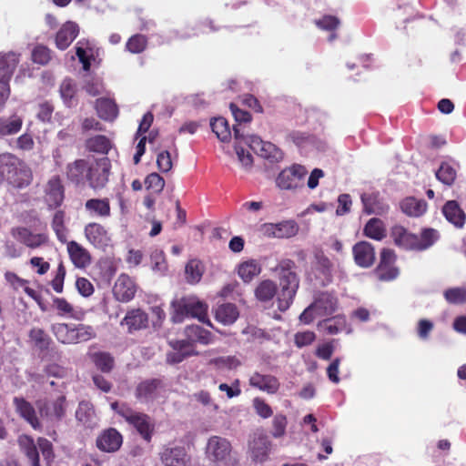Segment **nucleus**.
<instances>
[{
  "label": "nucleus",
  "mask_w": 466,
  "mask_h": 466,
  "mask_svg": "<svg viewBox=\"0 0 466 466\" xmlns=\"http://www.w3.org/2000/svg\"><path fill=\"white\" fill-rule=\"evenodd\" d=\"M111 161L107 157L77 158L66 167V177L75 186L88 187L94 190L104 188L109 181Z\"/></svg>",
  "instance_id": "f257e3e1"
},
{
  "label": "nucleus",
  "mask_w": 466,
  "mask_h": 466,
  "mask_svg": "<svg viewBox=\"0 0 466 466\" xmlns=\"http://www.w3.org/2000/svg\"><path fill=\"white\" fill-rule=\"evenodd\" d=\"M390 235L394 245L399 248L416 252L427 250L440 238V233L435 228H422L420 234L417 235L401 225L393 226Z\"/></svg>",
  "instance_id": "f03ea898"
},
{
  "label": "nucleus",
  "mask_w": 466,
  "mask_h": 466,
  "mask_svg": "<svg viewBox=\"0 0 466 466\" xmlns=\"http://www.w3.org/2000/svg\"><path fill=\"white\" fill-rule=\"evenodd\" d=\"M295 268V262L289 258L280 260L276 267L280 286V291L277 296V302L278 309L281 312L289 309L299 287V279L294 271Z\"/></svg>",
  "instance_id": "7ed1b4c3"
},
{
  "label": "nucleus",
  "mask_w": 466,
  "mask_h": 466,
  "mask_svg": "<svg viewBox=\"0 0 466 466\" xmlns=\"http://www.w3.org/2000/svg\"><path fill=\"white\" fill-rule=\"evenodd\" d=\"M2 182L6 181L15 188H25L33 180V173L27 164L11 153L0 155Z\"/></svg>",
  "instance_id": "20e7f679"
},
{
  "label": "nucleus",
  "mask_w": 466,
  "mask_h": 466,
  "mask_svg": "<svg viewBox=\"0 0 466 466\" xmlns=\"http://www.w3.org/2000/svg\"><path fill=\"white\" fill-rule=\"evenodd\" d=\"M111 409L122 417L147 442H150L155 431V423L149 415L133 410L127 403L114 401L110 404Z\"/></svg>",
  "instance_id": "39448f33"
},
{
  "label": "nucleus",
  "mask_w": 466,
  "mask_h": 466,
  "mask_svg": "<svg viewBox=\"0 0 466 466\" xmlns=\"http://www.w3.org/2000/svg\"><path fill=\"white\" fill-rule=\"evenodd\" d=\"M186 339L177 341V363L190 356H197L196 343L208 345L213 342V334L198 325H188L184 329Z\"/></svg>",
  "instance_id": "423d86ee"
},
{
  "label": "nucleus",
  "mask_w": 466,
  "mask_h": 466,
  "mask_svg": "<svg viewBox=\"0 0 466 466\" xmlns=\"http://www.w3.org/2000/svg\"><path fill=\"white\" fill-rule=\"evenodd\" d=\"M20 62V54L10 51L0 52V108L7 102L10 94V80Z\"/></svg>",
  "instance_id": "0eeeda50"
},
{
  "label": "nucleus",
  "mask_w": 466,
  "mask_h": 466,
  "mask_svg": "<svg viewBox=\"0 0 466 466\" xmlns=\"http://www.w3.org/2000/svg\"><path fill=\"white\" fill-rule=\"evenodd\" d=\"M307 168L300 164H293L282 169L276 177V185L281 190L294 191L304 187Z\"/></svg>",
  "instance_id": "6e6552de"
},
{
  "label": "nucleus",
  "mask_w": 466,
  "mask_h": 466,
  "mask_svg": "<svg viewBox=\"0 0 466 466\" xmlns=\"http://www.w3.org/2000/svg\"><path fill=\"white\" fill-rule=\"evenodd\" d=\"M334 272V263L321 248H316L313 253V262L311 266V273L316 281H318L320 286L326 287L332 283Z\"/></svg>",
  "instance_id": "1a4fd4ad"
},
{
  "label": "nucleus",
  "mask_w": 466,
  "mask_h": 466,
  "mask_svg": "<svg viewBox=\"0 0 466 466\" xmlns=\"http://www.w3.org/2000/svg\"><path fill=\"white\" fill-rule=\"evenodd\" d=\"M208 305L197 297L182 298L177 301V317L183 315L198 319L200 322L213 327L208 317Z\"/></svg>",
  "instance_id": "9d476101"
},
{
  "label": "nucleus",
  "mask_w": 466,
  "mask_h": 466,
  "mask_svg": "<svg viewBox=\"0 0 466 466\" xmlns=\"http://www.w3.org/2000/svg\"><path fill=\"white\" fill-rule=\"evenodd\" d=\"M166 391V383L161 378L146 379L135 389V397L141 403H149L159 398Z\"/></svg>",
  "instance_id": "9b49d317"
},
{
  "label": "nucleus",
  "mask_w": 466,
  "mask_h": 466,
  "mask_svg": "<svg viewBox=\"0 0 466 466\" xmlns=\"http://www.w3.org/2000/svg\"><path fill=\"white\" fill-rule=\"evenodd\" d=\"M230 110L237 122V124L233 126L235 140L239 143L243 141L250 145L253 143L262 145L263 142L258 137L248 134L245 130V127L242 126L251 121V115L248 111L238 108L235 104H230Z\"/></svg>",
  "instance_id": "f8f14e48"
},
{
  "label": "nucleus",
  "mask_w": 466,
  "mask_h": 466,
  "mask_svg": "<svg viewBox=\"0 0 466 466\" xmlns=\"http://www.w3.org/2000/svg\"><path fill=\"white\" fill-rule=\"evenodd\" d=\"M207 451L216 466L231 465V444L227 439L212 436L208 440Z\"/></svg>",
  "instance_id": "ddd939ff"
},
{
  "label": "nucleus",
  "mask_w": 466,
  "mask_h": 466,
  "mask_svg": "<svg viewBox=\"0 0 466 466\" xmlns=\"http://www.w3.org/2000/svg\"><path fill=\"white\" fill-rule=\"evenodd\" d=\"M86 241L95 248L105 251L111 246L112 238L105 226L98 222H89L84 228Z\"/></svg>",
  "instance_id": "4468645a"
},
{
  "label": "nucleus",
  "mask_w": 466,
  "mask_h": 466,
  "mask_svg": "<svg viewBox=\"0 0 466 466\" xmlns=\"http://www.w3.org/2000/svg\"><path fill=\"white\" fill-rule=\"evenodd\" d=\"M12 237L25 247L35 249L48 242L46 233H34L25 227H15L10 231Z\"/></svg>",
  "instance_id": "2eb2a0df"
},
{
  "label": "nucleus",
  "mask_w": 466,
  "mask_h": 466,
  "mask_svg": "<svg viewBox=\"0 0 466 466\" xmlns=\"http://www.w3.org/2000/svg\"><path fill=\"white\" fill-rule=\"evenodd\" d=\"M38 410L42 417L51 421H60L66 413V398L65 395H59L57 398L39 405Z\"/></svg>",
  "instance_id": "dca6fc26"
},
{
  "label": "nucleus",
  "mask_w": 466,
  "mask_h": 466,
  "mask_svg": "<svg viewBox=\"0 0 466 466\" xmlns=\"http://www.w3.org/2000/svg\"><path fill=\"white\" fill-rule=\"evenodd\" d=\"M28 342L32 349L44 358L54 346V341L49 334L42 328L34 327L28 332Z\"/></svg>",
  "instance_id": "f3484780"
},
{
  "label": "nucleus",
  "mask_w": 466,
  "mask_h": 466,
  "mask_svg": "<svg viewBox=\"0 0 466 466\" xmlns=\"http://www.w3.org/2000/svg\"><path fill=\"white\" fill-rule=\"evenodd\" d=\"M123 443L122 434L115 428L104 430L96 438V445L103 452H116Z\"/></svg>",
  "instance_id": "a211bd4d"
},
{
  "label": "nucleus",
  "mask_w": 466,
  "mask_h": 466,
  "mask_svg": "<svg viewBox=\"0 0 466 466\" xmlns=\"http://www.w3.org/2000/svg\"><path fill=\"white\" fill-rule=\"evenodd\" d=\"M112 292L117 301L127 303L134 299L137 286L128 275L121 274L116 280Z\"/></svg>",
  "instance_id": "6ab92c4d"
},
{
  "label": "nucleus",
  "mask_w": 466,
  "mask_h": 466,
  "mask_svg": "<svg viewBox=\"0 0 466 466\" xmlns=\"http://www.w3.org/2000/svg\"><path fill=\"white\" fill-rule=\"evenodd\" d=\"M65 199V187L59 176L52 177L46 188V202L50 209L59 208Z\"/></svg>",
  "instance_id": "aec40b11"
},
{
  "label": "nucleus",
  "mask_w": 466,
  "mask_h": 466,
  "mask_svg": "<svg viewBox=\"0 0 466 466\" xmlns=\"http://www.w3.org/2000/svg\"><path fill=\"white\" fill-rule=\"evenodd\" d=\"M248 384L250 387L270 395L276 394L280 388V382L276 376L261 374L258 371L250 375Z\"/></svg>",
  "instance_id": "412c9836"
},
{
  "label": "nucleus",
  "mask_w": 466,
  "mask_h": 466,
  "mask_svg": "<svg viewBox=\"0 0 466 466\" xmlns=\"http://www.w3.org/2000/svg\"><path fill=\"white\" fill-rule=\"evenodd\" d=\"M13 404L16 413L34 430L40 431L42 429V424L31 402L26 400L24 397H15L13 399Z\"/></svg>",
  "instance_id": "4be33fe9"
},
{
  "label": "nucleus",
  "mask_w": 466,
  "mask_h": 466,
  "mask_svg": "<svg viewBox=\"0 0 466 466\" xmlns=\"http://www.w3.org/2000/svg\"><path fill=\"white\" fill-rule=\"evenodd\" d=\"M355 263L363 268H370L376 259L375 249L368 241L357 242L352 248Z\"/></svg>",
  "instance_id": "5701e85b"
},
{
  "label": "nucleus",
  "mask_w": 466,
  "mask_h": 466,
  "mask_svg": "<svg viewBox=\"0 0 466 466\" xmlns=\"http://www.w3.org/2000/svg\"><path fill=\"white\" fill-rule=\"evenodd\" d=\"M148 315L141 309L127 310L124 319L120 321L121 326H127L128 333L141 330L148 327Z\"/></svg>",
  "instance_id": "b1692460"
},
{
  "label": "nucleus",
  "mask_w": 466,
  "mask_h": 466,
  "mask_svg": "<svg viewBox=\"0 0 466 466\" xmlns=\"http://www.w3.org/2000/svg\"><path fill=\"white\" fill-rule=\"evenodd\" d=\"M66 243L69 258L76 268H86L90 265L92 257L86 248L75 240Z\"/></svg>",
  "instance_id": "393cba45"
},
{
  "label": "nucleus",
  "mask_w": 466,
  "mask_h": 466,
  "mask_svg": "<svg viewBox=\"0 0 466 466\" xmlns=\"http://www.w3.org/2000/svg\"><path fill=\"white\" fill-rule=\"evenodd\" d=\"M271 449V441L266 435L255 436L249 442V451L254 461L263 462L268 459Z\"/></svg>",
  "instance_id": "a878e982"
},
{
  "label": "nucleus",
  "mask_w": 466,
  "mask_h": 466,
  "mask_svg": "<svg viewBox=\"0 0 466 466\" xmlns=\"http://www.w3.org/2000/svg\"><path fill=\"white\" fill-rule=\"evenodd\" d=\"M441 212L444 218L457 228H462L466 222V214L456 200L447 201Z\"/></svg>",
  "instance_id": "bb28decb"
},
{
  "label": "nucleus",
  "mask_w": 466,
  "mask_h": 466,
  "mask_svg": "<svg viewBox=\"0 0 466 466\" xmlns=\"http://www.w3.org/2000/svg\"><path fill=\"white\" fill-rule=\"evenodd\" d=\"M312 304L318 316H329L338 308V299L330 292H321Z\"/></svg>",
  "instance_id": "cd10ccee"
},
{
  "label": "nucleus",
  "mask_w": 466,
  "mask_h": 466,
  "mask_svg": "<svg viewBox=\"0 0 466 466\" xmlns=\"http://www.w3.org/2000/svg\"><path fill=\"white\" fill-rule=\"evenodd\" d=\"M363 212L367 215L383 216L389 212L390 207L380 198L378 194H362Z\"/></svg>",
  "instance_id": "c85d7f7f"
},
{
  "label": "nucleus",
  "mask_w": 466,
  "mask_h": 466,
  "mask_svg": "<svg viewBox=\"0 0 466 466\" xmlns=\"http://www.w3.org/2000/svg\"><path fill=\"white\" fill-rule=\"evenodd\" d=\"M17 444L20 451L25 455L31 466H40L38 448L32 436L21 434L17 438Z\"/></svg>",
  "instance_id": "c756f323"
},
{
  "label": "nucleus",
  "mask_w": 466,
  "mask_h": 466,
  "mask_svg": "<svg viewBox=\"0 0 466 466\" xmlns=\"http://www.w3.org/2000/svg\"><path fill=\"white\" fill-rule=\"evenodd\" d=\"M85 210L90 217L106 218L111 216L110 200L104 198H89L85 203Z\"/></svg>",
  "instance_id": "7c9ffc66"
},
{
  "label": "nucleus",
  "mask_w": 466,
  "mask_h": 466,
  "mask_svg": "<svg viewBox=\"0 0 466 466\" xmlns=\"http://www.w3.org/2000/svg\"><path fill=\"white\" fill-rule=\"evenodd\" d=\"M400 208L408 217L419 218L426 213L428 204L424 199L407 197L400 202Z\"/></svg>",
  "instance_id": "2f4dec72"
},
{
  "label": "nucleus",
  "mask_w": 466,
  "mask_h": 466,
  "mask_svg": "<svg viewBox=\"0 0 466 466\" xmlns=\"http://www.w3.org/2000/svg\"><path fill=\"white\" fill-rule=\"evenodd\" d=\"M78 35V26L74 22H66L62 25L56 35V47L65 50Z\"/></svg>",
  "instance_id": "473e14b6"
},
{
  "label": "nucleus",
  "mask_w": 466,
  "mask_h": 466,
  "mask_svg": "<svg viewBox=\"0 0 466 466\" xmlns=\"http://www.w3.org/2000/svg\"><path fill=\"white\" fill-rule=\"evenodd\" d=\"M95 108L97 116L106 121H113L118 115L117 105L115 100L110 98H97L95 103Z\"/></svg>",
  "instance_id": "72a5a7b5"
},
{
  "label": "nucleus",
  "mask_w": 466,
  "mask_h": 466,
  "mask_svg": "<svg viewBox=\"0 0 466 466\" xmlns=\"http://www.w3.org/2000/svg\"><path fill=\"white\" fill-rule=\"evenodd\" d=\"M262 268L257 259L250 258L238 264L237 273L245 283L251 282L261 273Z\"/></svg>",
  "instance_id": "f704fd0d"
},
{
  "label": "nucleus",
  "mask_w": 466,
  "mask_h": 466,
  "mask_svg": "<svg viewBox=\"0 0 466 466\" xmlns=\"http://www.w3.org/2000/svg\"><path fill=\"white\" fill-rule=\"evenodd\" d=\"M205 273V265L198 258H191L185 266L184 276L186 281L190 285L200 282Z\"/></svg>",
  "instance_id": "c9c22d12"
},
{
  "label": "nucleus",
  "mask_w": 466,
  "mask_h": 466,
  "mask_svg": "<svg viewBox=\"0 0 466 466\" xmlns=\"http://www.w3.org/2000/svg\"><path fill=\"white\" fill-rule=\"evenodd\" d=\"M85 147L88 152L107 155L112 148V142L104 135H96L86 140Z\"/></svg>",
  "instance_id": "e433bc0d"
},
{
  "label": "nucleus",
  "mask_w": 466,
  "mask_h": 466,
  "mask_svg": "<svg viewBox=\"0 0 466 466\" xmlns=\"http://www.w3.org/2000/svg\"><path fill=\"white\" fill-rule=\"evenodd\" d=\"M278 292L277 284L271 279H264L260 281L255 290V298L260 302L270 301Z\"/></svg>",
  "instance_id": "4c0bfd02"
},
{
  "label": "nucleus",
  "mask_w": 466,
  "mask_h": 466,
  "mask_svg": "<svg viewBox=\"0 0 466 466\" xmlns=\"http://www.w3.org/2000/svg\"><path fill=\"white\" fill-rule=\"evenodd\" d=\"M238 310L235 304L225 303L218 307L215 312V319L224 324H233L238 318Z\"/></svg>",
  "instance_id": "58836bf2"
},
{
  "label": "nucleus",
  "mask_w": 466,
  "mask_h": 466,
  "mask_svg": "<svg viewBox=\"0 0 466 466\" xmlns=\"http://www.w3.org/2000/svg\"><path fill=\"white\" fill-rule=\"evenodd\" d=\"M347 327V319L344 315H336L323 319L319 323V328L329 335H336Z\"/></svg>",
  "instance_id": "ea45409f"
},
{
  "label": "nucleus",
  "mask_w": 466,
  "mask_h": 466,
  "mask_svg": "<svg viewBox=\"0 0 466 466\" xmlns=\"http://www.w3.org/2000/svg\"><path fill=\"white\" fill-rule=\"evenodd\" d=\"M51 228L61 243L67 242L68 229L66 226V212L64 210L58 209L55 212L51 221Z\"/></svg>",
  "instance_id": "a19ab883"
},
{
  "label": "nucleus",
  "mask_w": 466,
  "mask_h": 466,
  "mask_svg": "<svg viewBox=\"0 0 466 466\" xmlns=\"http://www.w3.org/2000/svg\"><path fill=\"white\" fill-rule=\"evenodd\" d=\"M210 127L212 132L221 142L230 141L232 133L229 127V124L225 117L218 116L211 118Z\"/></svg>",
  "instance_id": "79ce46f5"
},
{
  "label": "nucleus",
  "mask_w": 466,
  "mask_h": 466,
  "mask_svg": "<svg viewBox=\"0 0 466 466\" xmlns=\"http://www.w3.org/2000/svg\"><path fill=\"white\" fill-rule=\"evenodd\" d=\"M363 234L370 238L382 240L386 237L383 221L377 218H370L364 226Z\"/></svg>",
  "instance_id": "37998d69"
},
{
  "label": "nucleus",
  "mask_w": 466,
  "mask_h": 466,
  "mask_svg": "<svg viewBox=\"0 0 466 466\" xmlns=\"http://www.w3.org/2000/svg\"><path fill=\"white\" fill-rule=\"evenodd\" d=\"M23 126L21 116L13 115L10 117H0V136H11L18 133Z\"/></svg>",
  "instance_id": "c03bdc74"
},
{
  "label": "nucleus",
  "mask_w": 466,
  "mask_h": 466,
  "mask_svg": "<svg viewBox=\"0 0 466 466\" xmlns=\"http://www.w3.org/2000/svg\"><path fill=\"white\" fill-rule=\"evenodd\" d=\"M91 360L96 369L103 373H110L114 369L115 359L109 352H95L91 355Z\"/></svg>",
  "instance_id": "a18cd8bd"
},
{
  "label": "nucleus",
  "mask_w": 466,
  "mask_h": 466,
  "mask_svg": "<svg viewBox=\"0 0 466 466\" xmlns=\"http://www.w3.org/2000/svg\"><path fill=\"white\" fill-rule=\"evenodd\" d=\"M436 178L446 186H452L457 177V171L453 166L448 162H442L435 172Z\"/></svg>",
  "instance_id": "49530a36"
},
{
  "label": "nucleus",
  "mask_w": 466,
  "mask_h": 466,
  "mask_svg": "<svg viewBox=\"0 0 466 466\" xmlns=\"http://www.w3.org/2000/svg\"><path fill=\"white\" fill-rule=\"evenodd\" d=\"M95 417V410L89 401H80L76 410V420L84 425L90 426Z\"/></svg>",
  "instance_id": "de8ad7c7"
},
{
  "label": "nucleus",
  "mask_w": 466,
  "mask_h": 466,
  "mask_svg": "<svg viewBox=\"0 0 466 466\" xmlns=\"http://www.w3.org/2000/svg\"><path fill=\"white\" fill-rule=\"evenodd\" d=\"M56 339L63 344L74 343V326L67 323H59L53 327Z\"/></svg>",
  "instance_id": "09e8293b"
},
{
  "label": "nucleus",
  "mask_w": 466,
  "mask_h": 466,
  "mask_svg": "<svg viewBox=\"0 0 466 466\" xmlns=\"http://www.w3.org/2000/svg\"><path fill=\"white\" fill-rule=\"evenodd\" d=\"M147 46V37L141 34L133 35L126 43V50L132 54H141Z\"/></svg>",
  "instance_id": "8fccbe9b"
},
{
  "label": "nucleus",
  "mask_w": 466,
  "mask_h": 466,
  "mask_svg": "<svg viewBox=\"0 0 466 466\" xmlns=\"http://www.w3.org/2000/svg\"><path fill=\"white\" fill-rule=\"evenodd\" d=\"M299 228L295 221L286 220L275 223L276 238H291L298 233Z\"/></svg>",
  "instance_id": "3c124183"
},
{
  "label": "nucleus",
  "mask_w": 466,
  "mask_h": 466,
  "mask_svg": "<svg viewBox=\"0 0 466 466\" xmlns=\"http://www.w3.org/2000/svg\"><path fill=\"white\" fill-rule=\"evenodd\" d=\"M74 343L90 340L96 337V331L92 326L78 324L74 325Z\"/></svg>",
  "instance_id": "603ef678"
},
{
  "label": "nucleus",
  "mask_w": 466,
  "mask_h": 466,
  "mask_svg": "<svg viewBox=\"0 0 466 466\" xmlns=\"http://www.w3.org/2000/svg\"><path fill=\"white\" fill-rule=\"evenodd\" d=\"M52 307L57 311V315L73 317L75 309L65 298L55 297L52 299Z\"/></svg>",
  "instance_id": "864d4df0"
},
{
  "label": "nucleus",
  "mask_w": 466,
  "mask_h": 466,
  "mask_svg": "<svg viewBox=\"0 0 466 466\" xmlns=\"http://www.w3.org/2000/svg\"><path fill=\"white\" fill-rule=\"evenodd\" d=\"M288 425V420L286 415L282 413H278L274 416L272 420V431L271 435L274 438H281L286 433V428Z\"/></svg>",
  "instance_id": "5fc2aeb1"
},
{
  "label": "nucleus",
  "mask_w": 466,
  "mask_h": 466,
  "mask_svg": "<svg viewBox=\"0 0 466 466\" xmlns=\"http://www.w3.org/2000/svg\"><path fill=\"white\" fill-rule=\"evenodd\" d=\"M444 298L450 304H462L466 302V289L451 288L444 291Z\"/></svg>",
  "instance_id": "6e6d98bb"
},
{
  "label": "nucleus",
  "mask_w": 466,
  "mask_h": 466,
  "mask_svg": "<svg viewBox=\"0 0 466 466\" xmlns=\"http://www.w3.org/2000/svg\"><path fill=\"white\" fill-rule=\"evenodd\" d=\"M32 60L34 63L45 66L51 60V51L48 47L38 45L32 51Z\"/></svg>",
  "instance_id": "4d7b16f0"
},
{
  "label": "nucleus",
  "mask_w": 466,
  "mask_h": 466,
  "mask_svg": "<svg viewBox=\"0 0 466 466\" xmlns=\"http://www.w3.org/2000/svg\"><path fill=\"white\" fill-rule=\"evenodd\" d=\"M145 186L147 190L153 193H159L163 190L165 181L157 173H151L145 178Z\"/></svg>",
  "instance_id": "13d9d810"
},
{
  "label": "nucleus",
  "mask_w": 466,
  "mask_h": 466,
  "mask_svg": "<svg viewBox=\"0 0 466 466\" xmlns=\"http://www.w3.org/2000/svg\"><path fill=\"white\" fill-rule=\"evenodd\" d=\"M210 364H213L218 368L235 370L241 365V361L236 356H226L211 360Z\"/></svg>",
  "instance_id": "bf43d9fd"
},
{
  "label": "nucleus",
  "mask_w": 466,
  "mask_h": 466,
  "mask_svg": "<svg viewBox=\"0 0 466 466\" xmlns=\"http://www.w3.org/2000/svg\"><path fill=\"white\" fill-rule=\"evenodd\" d=\"M252 406L255 412L263 419H268L272 416L273 410L266 400L260 397H256L252 400Z\"/></svg>",
  "instance_id": "052dcab7"
},
{
  "label": "nucleus",
  "mask_w": 466,
  "mask_h": 466,
  "mask_svg": "<svg viewBox=\"0 0 466 466\" xmlns=\"http://www.w3.org/2000/svg\"><path fill=\"white\" fill-rule=\"evenodd\" d=\"M76 87L75 83L70 78H66L60 86V94L66 103H70L75 97Z\"/></svg>",
  "instance_id": "680f3d73"
},
{
  "label": "nucleus",
  "mask_w": 466,
  "mask_h": 466,
  "mask_svg": "<svg viewBox=\"0 0 466 466\" xmlns=\"http://www.w3.org/2000/svg\"><path fill=\"white\" fill-rule=\"evenodd\" d=\"M375 273L380 280L390 281L397 278L399 269L394 267V265H385L380 271V266H378L375 269Z\"/></svg>",
  "instance_id": "e2e57ef3"
},
{
  "label": "nucleus",
  "mask_w": 466,
  "mask_h": 466,
  "mask_svg": "<svg viewBox=\"0 0 466 466\" xmlns=\"http://www.w3.org/2000/svg\"><path fill=\"white\" fill-rule=\"evenodd\" d=\"M66 268L61 262L56 269V274L55 278L51 281V286L53 289L57 293H62L64 289V280L66 277Z\"/></svg>",
  "instance_id": "0e129e2a"
},
{
  "label": "nucleus",
  "mask_w": 466,
  "mask_h": 466,
  "mask_svg": "<svg viewBox=\"0 0 466 466\" xmlns=\"http://www.w3.org/2000/svg\"><path fill=\"white\" fill-rule=\"evenodd\" d=\"M316 25L323 30L332 31L339 25V20L334 15H324L322 18L316 20Z\"/></svg>",
  "instance_id": "69168bd1"
},
{
  "label": "nucleus",
  "mask_w": 466,
  "mask_h": 466,
  "mask_svg": "<svg viewBox=\"0 0 466 466\" xmlns=\"http://www.w3.org/2000/svg\"><path fill=\"white\" fill-rule=\"evenodd\" d=\"M218 390L220 391L226 392L228 399L238 397L241 394L240 381L238 379H236L232 382L231 386L228 385L227 383H221L218 386Z\"/></svg>",
  "instance_id": "338daca9"
},
{
  "label": "nucleus",
  "mask_w": 466,
  "mask_h": 466,
  "mask_svg": "<svg viewBox=\"0 0 466 466\" xmlns=\"http://www.w3.org/2000/svg\"><path fill=\"white\" fill-rule=\"evenodd\" d=\"M316 339V335L313 331H303L298 332L295 335V344L299 348H302L310 345Z\"/></svg>",
  "instance_id": "774afa93"
}]
</instances>
